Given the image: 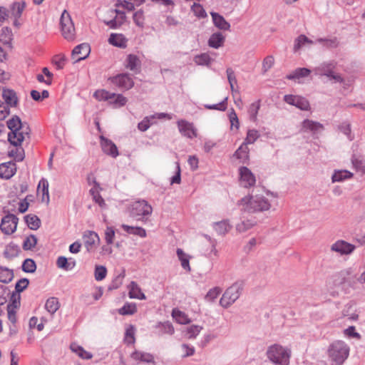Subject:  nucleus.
Instances as JSON below:
<instances>
[{"label": "nucleus", "instance_id": "1", "mask_svg": "<svg viewBox=\"0 0 365 365\" xmlns=\"http://www.w3.org/2000/svg\"><path fill=\"white\" fill-rule=\"evenodd\" d=\"M6 125L10 130L8 140L14 146H20L26 138H30L31 129L29 124L22 122L18 115H13L7 120Z\"/></svg>", "mask_w": 365, "mask_h": 365}, {"label": "nucleus", "instance_id": "2", "mask_svg": "<svg viewBox=\"0 0 365 365\" xmlns=\"http://www.w3.org/2000/svg\"><path fill=\"white\" fill-rule=\"evenodd\" d=\"M349 345L341 340H336L328 346L327 354L331 365H342L349 355Z\"/></svg>", "mask_w": 365, "mask_h": 365}, {"label": "nucleus", "instance_id": "3", "mask_svg": "<svg viewBox=\"0 0 365 365\" xmlns=\"http://www.w3.org/2000/svg\"><path fill=\"white\" fill-rule=\"evenodd\" d=\"M237 205H243L249 212H262L270 208V203L265 197L260 195L246 196L238 201Z\"/></svg>", "mask_w": 365, "mask_h": 365}, {"label": "nucleus", "instance_id": "4", "mask_svg": "<svg viewBox=\"0 0 365 365\" xmlns=\"http://www.w3.org/2000/svg\"><path fill=\"white\" fill-rule=\"evenodd\" d=\"M290 355L289 349L279 344L269 346L267 351V358L274 364L279 365H288Z\"/></svg>", "mask_w": 365, "mask_h": 365}, {"label": "nucleus", "instance_id": "5", "mask_svg": "<svg viewBox=\"0 0 365 365\" xmlns=\"http://www.w3.org/2000/svg\"><path fill=\"white\" fill-rule=\"evenodd\" d=\"M152 212L151 205L144 200L134 202L130 207V216L138 221L146 222Z\"/></svg>", "mask_w": 365, "mask_h": 365}, {"label": "nucleus", "instance_id": "6", "mask_svg": "<svg viewBox=\"0 0 365 365\" xmlns=\"http://www.w3.org/2000/svg\"><path fill=\"white\" fill-rule=\"evenodd\" d=\"M244 287L242 281H237L228 287L220 300V304L227 308L232 304L240 296Z\"/></svg>", "mask_w": 365, "mask_h": 365}, {"label": "nucleus", "instance_id": "7", "mask_svg": "<svg viewBox=\"0 0 365 365\" xmlns=\"http://www.w3.org/2000/svg\"><path fill=\"white\" fill-rule=\"evenodd\" d=\"M60 25L63 36L68 41H72L75 37V28L71 17L66 10L61 16Z\"/></svg>", "mask_w": 365, "mask_h": 365}, {"label": "nucleus", "instance_id": "8", "mask_svg": "<svg viewBox=\"0 0 365 365\" xmlns=\"http://www.w3.org/2000/svg\"><path fill=\"white\" fill-rule=\"evenodd\" d=\"M113 86L123 91L130 89L134 86V81L129 73H123L110 77L108 79Z\"/></svg>", "mask_w": 365, "mask_h": 365}, {"label": "nucleus", "instance_id": "9", "mask_svg": "<svg viewBox=\"0 0 365 365\" xmlns=\"http://www.w3.org/2000/svg\"><path fill=\"white\" fill-rule=\"evenodd\" d=\"M19 218L13 214H8L1 219L0 229L6 235H11L17 227Z\"/></svg>", "mask_w": 365, "mask_h": 365}, {"label": "nucleus", "instance_id": "10", "mask_svg": "<svg viewBox=\"0 0 365 365\" xmlns=\"http://www.w3.org/2000/svg\"><path fill=\"white\" fill-rule=\"evenodd\" d=\"M284 101L292 106L302 110H308L310 108L309 101L304 97L293 95H285L284 97Z\"/></svg>", "mask_w": 365, "mask_h": 365}, {"label": "nucleus", "instance_id": "11", "mask_svg": "<svg viewBox=\"0 0 365 365\" xmlns=\"http://www.w3.org/2000/svg\"><path fill=\"white\" fill-rule=\"evenodd\" d=\"M179 132L183 136L190 139L197 137V130L195 128L193 123H190L185 120H179L177 122Z\"/></svg>", "mask_w": 365, "mask_h": 365}, {"label": "nucleus", "instance_id": "12", "mask_svg": "<svg viewBox=\"0 0 365 365\" xmlns=\"http://www.w3.org/2000/svg\"><path fill=\"white\" fill-rule=\"evenodd\" d=\"M100 143L103 152L106 155L113 158H116L118 155L119 153L118 148L112 140L106 138L103 135H101Z\"/></svg>", "mask_w": 365, "mask_h": 365}, {"label": "nucleus", "instance_id": "13", "mask_svg": "<svg viewBox=\"0 0 365 365\" xmlns=\"http://www.w3.org/2000/svg\"><path fill=\"white\" fill-rule=\"evenodd\" d=\"M240 183L245 187H250L255 184L256 179L254 174L247 167H241L239 169Z\"/></svg>", "mask_w": 365, "mask_h": 365}, {"label": "nucleus", "instance_id": "14", "mask_svg": "<svg viewBox=\"0 0 365 365\" xmlns=\"http://www.w3.org/2000/svg\"><path fill=\"white\" fill-rule=\"evenodd\" d=\"M91 52L90 46L83 43L76 46L72 51V58L75 62H78L88 56Z\"/></svg>", "mask_w": 365, "mask_h": 365}, {"label": "nucleus", "instance_id": "15", "mask_svg": "<svg viewBox=\"0 0 365 365\" xmlns=\"http://www.w3.org/2000/svg\"><path fill=\"white\" fill-rule=\"evenodd\" d=\"M16 172V165L13 161L0 164V178L9 180L12 178Z\"/></svg>", "mask_w": 365, "mask_h": 365}, {"label": "nucleus", "instance_id": "16", "mask_svg": "<svg viewBox=\"0 0 365 365\" xmlns=\"http://www.w3.org/2000/svg\"><path fill=\"white\" fill-rule=\"evenodd\" d=\"M355 249V246L352 244L346 242L344 240H338L331 245L332 251L340 253L341 255H349Z\"/></svg>", "mask_w": 365, "mask_h": 365}, {"label": "nucleus", "instance_id": "17", "mask_svg": "<svg viewBox=\"0 0 365 365\" xmlns=\"http://www.w3.org/2000/svg\"><path fill=\"white\" fill-rule=\"evenodd\" d=\"M125 66L127 68L138 74L140 72L141 61L135 54H129L125 61Z\"/></svg>", "mask_w": 365, "mask_h": 365}, {"label": "nucleus", "instance_id": "18", "mask_svg": "<svg viewBox=\"0 0 365 365\" xmlns=\"http://www.w3.org/2000/svg\"><path fill=\"white\" fill-rule=\"evenodd\" d=\"M154 328L155 329V334L159 336L164 334L172 335L175 332L174 327L171 322L166 321L164 322H158Z\"/></svg>", "mask_w": 365, "mask_h": 365}, {"label": "nucleus", "instance_id": "19", "mask_svg": "<svg viewBox=\"0 0 365 365\" xmlns=\"http://www.w3.org/2000/svg\"><path fill=\"white\" fill-rule=\"evenodd\" d=\"M210 15L212 19V22L217 29L222 31H229L230 29V24L225 18L218 13L212 11Z\"/></svg>", "mask_w": 365, "mask_h": 365}, {"label": "nucleus", "instance_id": "20", "mask_svg": "<svg viewBox=\"0 0 365 365\" xmlns=\"http://www.w3.org/2000/svg\"><path fill=\"white\" fill-rule=\"evenodd\" d=\"M2 97L4 100V103L10 107H16L17 106L19 99L14 90L9 88L3 89Z\"/></svg>", "mask_w": 365, "mask_h": 365}, {"label": "nucleus", "instance_id": "21", "mask_svg": "<svg viewBox=\"0 0 365 365\" xmlns=\"http://www.w3.org/2000/svg\"><path fill=\"white\" fill-rule=\"evenodd\" d=\"M83 239L88 251L95 246L96 242L100 241L98 234L93 231H86L83 236Z\"/></svg>", "mask_w": 365, "mask_h": 365}, {"label": "nucleus", "instance_id": "22", "mask_svg": "<svg viewBox=\"0 0 365 365\" xmlns=\"http://www.w3.org/2000/svg\"><path fill=\"white\" fill-rule=\"evenodd\" d=\"M130 357L135 361L147 364H155L154 356L150 353L135 351L131 354Z\"/></svg>", "mask_w": 365, "mask_h": 365}, {"label": "nucleus", "instance_id": "23", "mask_svg": "<svg viewBox=\"0 0 365 365\" xmlns=\"http://www.w3.org/2000/svg\"><path fill=\"white\" fill-rule=\"evenodd\" d=\"M302 125V130L304 131L309 130L313 133H317L324 129L322 123L309 119L304 120Z\"/></svg>", "mask_w": 365, "mask_h": 365}, {"label": "nucleus", "instance_id": "24", "mask_svg": "<svg viewBox=\"0 0 365 365\" xmlns=\"http://www.w3.org/2000/svg\"><path fill=\"white\" fill-rule=\"evenodd\" d=\"M354 174L347 170H335L331 175L332 182H340L351 179Z\"/></svg>", "mask_w": 365, "mask_h": 365}, {"label": "nucleus", "instance_id": "25", "mask_svg": "<svg viewBox=\"0 0 365 365\" xmlns=\"http://www.w3.org/2000/svg\"><path fill=\"white\" fill-rule=\"evenodd\" d=\"M129 297L131 299H145L146 297L144 293L142 292L141 289L137 284V282L132 281L129 285Z\"/></svg>", "mask_w": 365, "mask_h": 365}, {"label": "nucleus", "instance_id": "26", "mask_svg": "<svg viewBox=\"0 0 365 365\" xmlns=\"http://www.w3.org/2000/svg\"><path fill=\"white\" fill-rule=\"evenodd\" d=\"M225 40V37L222 33H214L208 39V46L211 48H219L223 45Z\"/></svg>", "mask_w": 365, "mask_h": 365}, {"label": "nucleus", "instance_id": "27", "mask_svg": "<svg viewBox=\"0 0 365 365\" xmlns=\"http://www.w3.org/2000/svg\"><path fill=\"white\" fill-rule=\"evenodd\" d=\"M75 259L70 258L67 259L66 257H58L56 260V265L58 268L63 269L66 271L73 269L76 266Z\"/></svg>", "mask_w": 365, "mask_h": 365}, {"label": "nucleus", "instance_id": "28", "mask_svg": "<svg viewBox=\"0 0 365 365\" xmlns=\"http://www.w3.org/2000/svg\"><path fill=\"white\" fill-rule=\"evenodd\" d=\"M334 68V65L332 63H324L314 68L316 75L326 76L329 78L332 75V71Z\"/></svg>", "mask_w": 365, "mask_h": 365}, {"label": "nucleus", "instance_id": "29", "mask_svg": "<svg viewBox=\"0 0 365 365\" xmlns=\"http://www.w3.org/2000/svg\"><path fill=\"white\" fill-rule=\"evenodd\" d=\"M213 228L218 235H225L231 230L232 225H230L228 220H224L215 222L213 224Z\"/></svg>", "mask_w": 365, "mask_h": 365}, {"label": "nucleus", "instance_id": "30", "mask_svg": "<svg viewBox=\"0 0 365 365\" xmlns=\"http://www.w3.org/2000/svg\"><path fill=\"white\" fill-rule=\"evenodd\" d=\"M42 192V202H46L48 204L49 202V193H48V182L46 179L42 178L38 182L37 192L38 194Z\"/></svg>", "mask_w": 365, "mask_h": 365}, {"label": "nucleus", "instance_id": "31", "mask_svg": "<svg viewBox=\"0 0 365 365\" xmlns=\"http://www.w3.org/2000/svg\"><path fill=\"white\" fill-rule=\"evenodd\" d=\"M110 44L119 47L125 48L126 46V39L121 34H111L108 38Z\"/></svg>", "mask_w": 365, "mask_h": 365}, {"label": "nucleus", "instance_id": "32", "mask_svg": "<svg viewBox=\"0 0 365 365\" xmlns=\"http://www.w3.org/2000/svg\"><path fill=\"white\" fill-rule=\"evenodd\" d=\"M121 227L124 231L130 235H134L140 237H146V231L145 229L140 227H133L128 225L123 224Z\"/></svg>", "mask_w": 365, "mask_h": 365}, {"label": "nucleus", "instance_id": "33", "mask_svg": "<svg viewBox=\"0 0 365 365\" xmlns=\"http://www.w3.org/2000/svg\"><path fill=\"white\" fill-rule=\"evenodd\" d=\"M25 222L29 229L33 230H38L41 226V220L35 215H27L24 217Z\"/></svg>", "mask_w": 365, "mask_h": 365}, {"label": "nucleus", "instance_id": "34", "mask_svg": "<svg viewBox=\"0 0 365 365\" xmlns=\"http://www.w3.org/2000/svg\"><path fill=\"white\" fill-rule=\"evenodd\" d=\"M13 40V33L9 27H3L0 34V41L4 45L11 46Z\"/></svg>", "mask_w": 365, "mask_h": 365}, {"label": "nucleus", "instance_id": "35", "mask_svg": "<svg viewBox=\"0 0 365 365\" xmlns=\"http://www.w3.org/2000/svg\"><path fill=\"white\" fill-rule=\"evenodd\" d=\"M13 269L0 266V282L4 284L9 283L14 278Z\"/></svg>", "mask_w": 365, "mask_h": 365}, {"label": "nucleus", "instance_id": "36", "mask_svg": "<svg viewBox=\"0 0 365 365\" xmlns=\"http://www.w3.org/2000/svg\"><path fill=\"white\" fill-rule=\"evenodd\" d=\"M26 7L24 1L14 2L11 6V12L14 19H19Z\"/></svg>", "mask_w": 365, "mask_h": 365}, {"label": "nucleus", "instance_id": "37", "mask_svg": "<svg viewBox=\"0 0 365 365\" xmlns=\"http://www.w3.org/2000/svg\"><path fill=\"white\" fill-rule=\"evenodd\" d=\"M19 250V247L17 245L11 242L6 247V249L4 251V256L7 259L16 257L18 255Z\"/></svg>", "mask_w": 365, "mask_h": 365}, {"label": "nucleus", "instance_id": "38", "mask_svg": "<svg viewBox=\"0 0 365 365\" xmlns=\"http://www.w3.org/2000/svg\"><path fill=\"white\" fill-rule=\"evenodd\" d=\"M60 304L56 297L48 298L45 304V308L51 314H53L58 309Z\"/></svg>", "mask_w": 365, "mask_h": 365}, {"label": "nucleus", "instance_id": "39", "mask_svg": "<svg viewBox=\"0 0 365 365\" xmlns=\"http://www.w3.org/2000/svg\"><path fill=\"white\" fill-rule=\"evenodd\" d=\"M257 224L256 220H242L240 223L236 225V230L238 232H244L251 229Z\"/></svg>", "mask_w": 365, "mask_h": 365}, {"label": "nucleus", "instance_id": "40", "mask_svg": "<svg viewBox=\"0 0 365 365\" xmlns=\"http://www.w3.org/2000/svg\"><path fill=\"white\" fill-rule=\"evenodd\" d=\"M311 73V71L307 68H297L292 73L288 75L287 78L288 79H299L302 77L308 76Z\"/></svg>", "mask_w": 365, "mask_h": 365}, {"label": "nucleus", "instance_id": "41", "mask_svg": "<svg viewBox=\"0 0 365 365\" xmlns=\"http://www.w3.org/2000/svg\"><path fill=\"white\" fill-rule=\"evenodd\" d=\"M155 115H150L145 117L142 121L138 124V128L142 131H146L153 123Z\"/></svg>", "mask_w": 365, "mask_h": 365}, {"label": "nucleus", "instance_id": "42", "mask_svg": "<svg viewBox=\"0 0 365 365\" xmlns=\"http://www.w3.org/2000/svg\"><path fill=\"white\" fill-rule=\"evenodd\" d=\"M202 329V326L192 324L186 328V330L185 331V336L187 339H195L200 334Z\"/></svg>", "mask_w": 365, "mask_h": 365}, {"label": "nucleus", "instance_id": "43", "mask_svg": "<svg viewBox=\"0 0 365 365\" xmlns=\"http://www.w3.org/2000/svg\"><path fill=\"white\" fill-rule=\"evenodd\" d=\"M137 312V307L135 303H125L124 305L118 309V313L121 315H132Z\"/></svg>", "mask_w": 365, "mask_h": 365}, {"label": "nucleus", "instance_id": "44", "mask_svg": "<svg viewBox=\"0 0 365 365\" xmlns=\"http://www.w3.org/2000/svg\"><path fill=\"white\" fill-rule=\"evenodd\" d=\"M194 61L196 64L200 66H209L212 62V58L207 53H203L197 55L194 57Z\"/></svg>", "mask_w": 365, "mask_h": 365}, {"label": "nucleus", "instance_id": "45", "mask_svg": "<svg viewBox=\"0 0 365 365\" xmlns=\"http://www.w3.org/2000/svg\"><path fill=\"white\" fill-rule=\"evenodd\" d=\"M177 255L181 262L182 267L187 271H190L189 258L182 249L178 248L177 250Z\"/></svg>", "mask_w": 365, "mask_h": 365}, {"label": "nucleus", "instance_id": "46", "mask_svg": "<svg viewBox=\"0 0 365 365\" xmlns=\"http://www.w3.org/2000/svg\"><path fill=\"white\" fill-rule=\"evenodd\" d=\"M93 96L98 101H108L113 99L115 97V93L105 90H99L94 93Z\"/></svg>", "mask_w": 365, "mask_h": 365}, {"label": "nucleus", "instance_id": "47", "mask_svg": "<svg viewBox=\"0 0 365 365\" xmlns=\"http://www.w3.org/2000/svg\"><path fill=\"white\" fill-rule=\"evenodd\" d=\"M22 270L26 273H34L36 269V264L34 259L28 258L22 263Z\"/></svg>", "mask_w": 365, "mask_h": 365}, {"label": "nucleus", "instance_id": "48", "mask_svg": "<svg viewBox=\"0 0 365 365\" xmlns=\"http://www.w3.org/2000/svg\"><path fill=\"white\" fill-rule=\"evenodd\" d=\"M351 162L357 171L361 173H365V160L363 158L356 157L354 155L351 158Z\"/></svg>", "mask_w": 365, "mask_h": 365}, {"label": "nucleus", "instance_id": "49", "mask_svg": "<svg viewBox=\"0 0 365 365\" xmlns=\"http://www.w3.org/2000/svg\"><path fill=\"white\" fill-rule=\"evenodd\" d=\"M37 244V238L34 235H30L24 241L22 247L24 250H31Z\"/></svg>", "mask_w": 365, "mask_h": 365}, {"label": "nucleus", "instance_id": "50", "mask_svg": "<svg viewBox=\"0 0 365 365\" xmlns=\"http://www.w3.org/2000/svg\"><path fill=\"white\" fill-rule=\"evenodd\" d=\"M249 148L247 144L245 142L235 152L234 156L238 159H245L248 158Z\"/></svg>", "mask_w": 365, "mask_h": 365}, {"label": "nucleus", "instance_id": "51", "mask_svg": "<svg viewBox=\"0 0 365 365\" xmlns=\"http://www.w3.org/2000/svg\"><path fill=\"white\" fill-rule=\"evenodd\" d=\"M260 108V101H257L256 102L252 103L249 108L248 113L250 115V120L253 122L257 120V116L258 111Z\"/></svg>", "mask_w": 365, "mask_h": 365}, {"label": "nucleus", "instance_id": "52", "mask_svg": "<svg viewBox=\"0 0 365 365\" xmlns=\"http://www.w3.org/2000/svg\"><path fill=\"white\" fill-rule=\"evenodd\" d=\"M135 327L133 325H129L127 327L125 333V341L128 344H133L135 341Z\"/></svg>", "mask_w": 365, "mask_h": 365}, {"label": "nucleus", "instance_id": "53", "mask_svg": "<svg viewBox=\"0 0 365 365\" xmlns=\"http://www.w3.org/2000/svg\"><path fill=\"white\" fill-rule=\"evenodd\" d=\"M172 314L173 317L176 318L177 322L180 324H185L190 322V320L187 316L180 310L173 309Z\"/></svg>", "mask_w": 365, "mask_h": 365}, {"label": "nucleus", "instance_id": "54", "mask_svg": "<svg viewBox=\"0 0 365 365\" xmlns=\"http://www.w3.org/2000/svg\"><path fill=\"white\" fill-rule=\"evenodd\" d=\"M259 136L260 135L258 130L255 129L248 130L244 142L247 145L252 144L259 138Z\"/></svg>", "mask_w": 365, "mask_h": 365}, {"label": "nucleus", "instance_id": "55", "mask_svg": "<svg viewBox=\"0 0 365 365\" xmlns=\"http://www.w3.org/2000/svg\"><path fill=\"white\" fill-rule=\"evenodd\" d=\"M306 43H312V41L309 40L305 35H299L294 41V51L300 49L302 46H303Z\"/></svg>", "mask_w": 365, "mask_h": 365}, {"label": "nucleus", "instance_id": "56", "mask_svg": "<svg viewBox=\"0 0 365 365\" xmlns=\"http://www.w3.org/2000/svg\"><path fill=\"white\" fill-rule=\"evenodd\" d=\"M9 156L13 157L16 161L21 162L24 159V150L22 148H16L9 153Z\"/></svg>", "mask_w": 365, "mask_h": 365}, {"label": "nucleus", "instance_id": "57", "mask_svg": "<svg viewBox=\"0 0 365 365\" xmlns=\"http://www.w3.org/2000/svg\"><path fill=\"white\" fill-rule=\"evenodd\" d=\"M107 274V269L106 267L97 265L95 268L94 277L96 281H101L106 278Z\"/></svg>", "mask_w": 365, "mask_h": 365}, {"label": "nucleus", "instance_id": "58", "mask_svg": "<svg viewBox=\"0 0 365 365\" xmlns=\"http://www.w3.org/2000/svg\"><path fill=\"white\" fill-rule=\"evenodd\" d=\"M227 98H225L223 101L217 104H205V108L209 110H217L225 111L227 108Z\"/></svg>", "mask_w": 365, "mask_h": 365}, {"label": "nucleus", "instance_id": "59", "mask_svg": "<svg viewBox=\"0 0 365 365\" xmlns=\"http://www.w3.org/2000/svg\"><path fill=\"white\" fill-rule=\"evenodd\" d=\"M125 277L124 272L118 274L110 282L108 289H116L123 284V280Z\"/></svg>", "mask_w": 365, "mask_h": 365}, {"label": "nucleus", "instance_id": "60", "mask_svg": "<svg viewBox=\"0 0 365 365\" xmlns=\"http://www.w3.org/2000/svg\"><path fill=\"white\" fill-rule=\"evenodd\" d=\"M192 11L199 18H205L207 16V13L205 12L204 8L201 4L198 3H194L191 6Z\"/></svg>", "mask_w": 365, "mask_h": 365}, {"label": "nucleus", "instance_id": "61", "mask_svg": "<svg viewBox=\"0 0 365 365\" xmlns=\"http://www.w3.org/2000/svg\"><path fill=\"white\" fill-rule=\"evenodd\" d=\"M29 284V280L27 278H22L19 279L15 285V292L14 293H16L20 294L21 292L26 289Z\"/></svg>", "mask_w": 365, "mask_h": 365}, {"label": "nucleus", "instance_id": "62", "mask_svg": "<svg viewBox=\"0 0 365 365\" xmlns=\"http://www.w3.org/2000/svg\"><path fill=\"white\" fill-rule=\"evenodd\" d=\"M115 229L113 227H107L105 230V240L107 245H111L113 243L115 238Z\"/></svg>", "mask_w": 365, "mask_h": 365}, {"label": "nucleus", "instance_id": "63", "mask_svg": "<svg viewBox=\"0 0 365 365\" xmlns=\"http://www.w3.org/2000/svg\"><path fill=\"white\" fill-rule=\"evenodd\" d=\"M21 304V296L16 293H12L11 296V302L8 304L6 307H11L14 309H16L20 307Z\"/></svg>", "mask_w": 365, "mask_h": 365}, {"label": "nucleus", "instance_id": "64", "mask_svg": "<svg viewBox=\"0 0 365 365\" xmlns=\"http://www.w3.org/2000/svg\"><path fill=\"white\" fill-rule=\"evenodd\" d=\"M220 292L221 289L219 287H214L209 290L205 298L207 301L213 302Z\"/></svg>", "mask_w": 365, "mask_h": 365}]
</instances>
